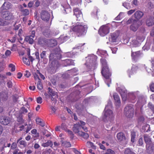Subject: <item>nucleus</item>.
<instances>
[{
  "label": "nucleus",
  "mask_w": 154,
  "mask_h": 154,
  "mask_svg": "<svg viewBox=\"0 0 154 154\" xmlns=\"http://www.w3.org/2000/svg\"><path fill=\"white\" fill-rule=\"evenodd\" d=\"M85 122L80 121V122L74 125L72 130L75 133H78L80 136L85 139H87L89 137L88 134L83 132V131L85 132L88 131L87 127L85 126Z\"/></svg>",
  "instance_id": "f257e3e1"
},
{
  "label": "nucleus",
  "mask_w": 154,
  "mask_h": 154,
  "mask_svg": "<svg viewBox=\"0 0 154 154\" xmlns=\"http://www.w3.org/2000/svg\"><path fill=\"white\" fill-rule=\"evenodd\" d=\"M88 28L87 25L84 24L82 22H77L72 26V29L78 36H80L86 34Z\"/></svg>",
  "instance_id": "f03ea898"
},
{
  "label": "nucleus",
  "mask_w": 154,
  "mask_h": 154,
  "mask_svg": "<svg viewBox=\"0 0 154 154\" xmlns=\"http://www.w3.org/2000/svg\"><path fill=\"white\" fill-rule=\"evenodd\" d=\"M101 74L103 77L106 79L105 81L108 87L110 86V84L111 82V79L110 78L111 76L112 73L109 67L102 68L101 70Z\"/></svg>",
  "instance_id": "7ed1b4c3"
},
{
  "label": "nucleus",
  "mask_w": 154,
  "mask_h": 154,
  "mask_svg": "<svg viewBox=\"0 0 154 154\" xmlns=\"http://www.w3.org/2000/svg\"><path fill=\"white\" fill-rule=\"evenodd\" d=\"M110 27L107 25H103L99 29L98 32L102 36L107 34L109 32Z\"/></svg>",
  "instance_id": "20e7f679"
},
{
  "label": "nucleus",
  "mask_w": 154,
  "mask_h": 154,
  "mask_svg": "<svg viewBox=\"0 0 154 154\" xmlns=\"http://www.w3.org/2000/svg\"><path fill=\"white\" fill-rule=\"evenodd\" d=\"M119 35V32L118 30H116L113 32L111 33L109 38V42L112 43L116 42Z\"/></svg>",
  "instance_id": "39448f33"
},
{
  "label": "nucleus",
  "mask_w": 154,
  "mask_h": 154,
  "mask_svg": "<svg viewBox=\"0 0 154 154\" xmlns=\"http://www.w3.org/2000/svg\"><path fill=\"white\" fill-rule=\"evenodd\" d=\"M2 16L5 20H12L14 17L13 14L8 11H3L2 13Z\"/></svg>",
  "instance_id": "423d86ee"
},
{
  "label": "nucleus",
  "mask_w": 154,
  "mask_h": 154,
  "mask_svg": "<svg viewBox=\"0 0 154 154\" xmlns=\"http://www.w3.org/2000/svg\"><path fill=\"white\" fill-rule=\"evenodd\" d=\"M40 17L43 20L47 22L50 19V14L47 11L42 10L40 13Z\"/></svg>",
  "instance_id": "0eeeda50"
},
{
  "label": "nucleus",
  "mask_w": 154,
  "mask_h": 154,
  "mask_svg": "<svg viewBox=\"0 0 154 154\" xmlns=\"http://www.w3.org/2000/svg\"><path fill=\"white\" fill-rule=\"evenodd\" d=\"M131 23H132V24L138 27L142 25V23L140 20L136 19H133L132 17L130 18L126 22L127 24H130Z\"/></svg>",
  "instance_id": "6e6552de"
},
{
  "label": "nucleus",
  "mask_w": 154,
  "mask_h": 154,
  "mask_svg": "<svg viewBox=\"0 0 154 154\" xmlns=\"http://www.w3.org/2000/svg\"><path fill=\"white\" fill-rule=\"evenodd\" d=\"M113 117L112 111L110 109H109L105 111L104 115L103 116L102 119L104 122H105L106 120V119H111Z\"/></svg>",
  "instance_id": "1a4fd4ad"
},
{
  "label": "nucleus",
  "mask_w": 154,
  "mask_h": 154,
  "mask_svg": "<svg viewBox=\"0 0 154 154\" xmlns=\"http://www.w3.org/2000/svg\"><path fill=\"white\" fill-rule=\"evenodd\" d=\"M146 24L148 27L154 25V17L150 16L147 17L145 21Z\"/></svg>",
  "instance_id": "9d476101"
},
{
  "label": "nucleus",
  "mask_w": 154,
  "mask_h": 154,
  "mask_svg": "<svg viewBox=\"0 0 154 154\" xmlns=\"http://www.w3.org/2000/svg\"><path fill=\"white\" fill-rule=\"evenodd\" d=\"M74 14L76 17L77 20H80L82 18V14L81 11L78 8L73 10Z\"/></svg>",
  "instance_id": "9b49d317"
},
{
  "label": "nucleus",
  "mask_w": 154,
  "mask_h": 154,
  "mask_svg": "<svg viewBox=\"0 0 154 154\" xmlns=\"http://www.w3.org/2000/svg\"><path fill=\"white\" fill-rule=\"evenodd\" d=\"M142 54V53L140 51L134 52L132 51L131 57L132 59L134 61H136Z\"/></svg>",
  "instance_id": "f8f14e48"
},
{
  "label": "nucleus",
  "mask_w": 154,
  "mask_h": 154,
  "mask_svg": "<svg viewBox=\"0 0 154 154\" xmlns=\"http://www.w3.org/2000/svg\"><path fill=\"white\" fill-rule=\"evenodd\" d=\"M58 50L57 48H55L53 50L49 56V60L53 61L55 59V57H57L56 55L58 53Z\"/></svg>",
  "instance_id": "ddd939ff"
},
{
  "label": "nucleus",
  "mask_w": 154,
  "mask_h": 154,
  "mask_svg": "<svg viewBox=\"0 0 154 154\" xmlns=\"http://www.w3.org/2000/svg\"><path fill=\"white\" fill-rule=\"evenodd\" d=\"M146 152L149 154L151 153L154 150V144L151 143L146 145Z\"/></svg>",
  "instance_id": "4468645a"
},
{
  "label": "nucleus",
  "mask_w": 154,
  "mask_h": 154,
  "mask_svg": "<svg viewBox=\"0 0 154 154\" xmlns=\"http://www.w3.org/2000/svg\"><path fill=\"white\" fill-rule=\"evenodd\" d=\"M10 122V120L8 117L5 116L0 117V122L1 124L4 125H7Z\"/></svg>",
  "instance_id": "2eb2a0df"
},
{
  "label": "nucleus",
  "mask_w": 154,
  "mask_h": 154,
  "mask_svg": "<svg viewBox=\"0 0 154 154\" xmlns=\"http://www.w3.org/2000/svg\"><path fill=\"white\" fill-rule=\"evenodd\" d=\"M128 110L126 112L127 116L129 118H132L134 115V110L132 106L128 107Z\"/></svg>",
  "instance_id": "dca6fc26"
},
{
  "label": "nucleus",
  "mask_w": 154,
  "mask_h": 154,
  "mask_svg": "<svg viewBox=\"0 0 154 154\" xmlns=\"http://www.w3.org/2000/svg\"><path fill=\"white\" fill-rule=\"evenodd\" d=\"M144 15V13L141 11H137L134 14V17L136 19L139 20Z\"/></svg>",
  "instance_id": "f3484780"
},
{
  "label": "nucleus",
  "mask_w": 154,
  "mask_h": 154,
  "mask_svg": "<svg viewBox=\"0 0 154 154\" xmlns=\"http://www.w3.org/2000/svg\"><path fill=\"white\" fill-rule=\"evenodd\" d=\"M113 97L116 106H119L121 103L120 99L118 94L116 93H114L113 95Z\"/></svg>",
  "instance_id": "a211bd4d"
},
{
  "label": "nucleus",
  "mask_w": 154,
  "mask_h": 154,
  "mask_svg": "<svg viewBox=\"0 0 154 154\" xmlns=\"http://www.w3.org/2000/svg\"><path fill=\"white\" fill-rule=\"evenodd\" d=\"M11 4L9 2H5L0 9L2 10H8L11 8Z\"/></svg>",
  "instance_id": "6ab92c4d"
},
{
  "label": "nucleus",
  "mask_w": 154,
  "mask_h": 154,
  "mask_svg": "<svg viewBox=\"0 0 154 154\" xmlns=\"http://www.w3.org/2000/svg\"><path fill=\"white\" fill-rule=\"evenodd\" d=\"M63 63L65 66L70 65H74L75 63L73 60L66 59L63 60Z\"/></svg>",
  "instance_id": "aec40b11"
},
{
  "label": "nucleus",
  "mask_w": 154,
  "mask_h": 154,
  "mask_svg": "<svg viewBox=\"0 0 154 154\" xmlns=\"http://www.w3.org/2000/svg\"><path fill=\"white\" fill-rule=\"evenodd\" d=\"M144 140L146 145L152 143L151 138L147 134H145L143 136Z\"/></svg>",
  "instance_id": "412c9836"
},
{
  "label": "nucleus",
  "mask_w": 154,
  "mask_h": 154,
  "mask_svg": "<svg viewBox=\"0 0 154 154\" xmlns=\"http://www.w3.org/2000/svg\"><path fill=\"white\" fill-rule=\"evenodd\" d=\"M46 51H43L40 54L41 58L43 60L44 63L45 64L48 61V59L46 58Z\"/></svg>",
  "instance_id": "4be33fe9"
},
{
  "label": "nucleus",
  "mask_w": 154,
  "mask_h": 154,
  "mask_svg": "<svg viewBox=\"0 0 154 154\" xmlns=\"http://www.w3.org/2000/svg\"><path fill=\"white\" fill-rule=\"evenodd\" d=\"M116 137L119 141H121L125 139V135L122 132H119L116 135Z\"/></svg>",
  "instance_id": "5701e85b"
},
{
  "label": "nucleus",
  "mask_w": 154,
  "mask_h": 154,
  "mask_svg": "<svg viewBox=\"0 0 154 154\" xmlns=\"http://www.w3.org/2000/svg\"><path fill=\"white\" fill-rule=\"evenodd\" d=\"M100 61L102 65V68L109 67L106 60L105 58H101L100 59Z\"/></svg>",
  "instance_id": "b1692460"
},
{
  "label": "nucleus",
  "mask_w": 154,
  "mask_h": 154,
  "mask_svg": "<svg viewBox=\"0 0 154 154\" xmlns=\"http://www.w3.org/2000/svg\"><path fill=\"white\" fill-rule=\"evenodd\" d=\"M48 93L50 94L51 97L55 96L56 97H58V96L57 92L54 91L52 89L50 88H48Z\"/></svg>",
  "instance_id": "393cba45"
},
{
  "label": "nucleus",
  "mask_w": 154,
  "mask_h": 154,
  "mask_svg": "<svg viewBox=\"0 0 154 154\" xmlns=\"http://www.w3.org/2000/svg\"><path fill=\"white\" fill-rule=\"evenodd\" d=\"M119 91L120 94L122 98V100L123 101H125V91L121 89L120 88H118L117 89Z\"/></svg>",
  "instance_id": "a878e982"
},
{
  "label": "nucleus",
  "mask_w": 154,
  "mask_h": 154,
  "mask_svg": "<svg viewBox=\"0 0 154 154\" xmlns=\"http://www.w3.org/2000/svg\"><path fill=\"white\" fill-rule=\"evenodd\" d=\"M31 37L30 35L26 36L24 40L31 44H32L33 43V38H31Z\"/></svg>",
  "instance_id": "bb28decb"
},
{
  "label": "nucleus",
  "mask_w": 154,
  "mask_h": 154,
  "mask_svg": "<svg viewBox=\"0 0 154 154\" xmlns=\"http://www.w3.org/2000/svg\"><path fill=\"white\" fill-rule=\"evenodd\" d=\"M7 78L5 74H0V84L5 83V79H6Z\"/></svg>",
  "instance_id": "cd10ccee"
},
{
  "label": "nucleus",
  "mask_w": 154,
  "mask_h": 154,
  "mask_svg": "<svg viewBox=\"0 0 154 154\" xmlns=\"http://www.w3.org/2000/svg\"><path fill=\"white\" fill-rule=\"evenodd\" d=\"M52 145V142L51 140H48L46 143H42L41 145L42 146L45 147L49 146H51Z\"/></svg>",
  "instance_id": "c85d7f7f"
},
{
  "label": "nucleus",
  "mask_w": 154,
  "mask_h": 154,
  "mask_svg": "<svg viewBox=\"0 0 154 154\" xmlns=\"http://www.w3.org/2000/svg\"><path fill=\"white\" fill-rule=\"evenodd\" d=\"M57 45V43L56 41L51 39L49 41V44L48 45V46L49 47H53L56 46Z\"/></svg>",
  "instance_id": "c756f323"
},
{
  "label": "nucleus",
  "mask_w": 154,
  "mask_h": 154,
  "mask_svg": "<svg viewBox=\"0 0 154 154\" xmlns=\"http://www.w3.org/2000/svg\"><path fill=\"white\" fill-rule=\"evenodd\" d=\"M21 12H22L23 15L24 16H27L29 13V10L27 9L21 10Z\"/></svg>",
  "instance_id": "7c9ffc66"
},
{
  "label": "nucleus",
  "mask_w": 154,
  "mask_h": 154,
  "mask_svg": "<svg viewBox=\"0 0 154 154\" xmlns=\"http://www.w3.org/2000/svg\"><path fill=\"white\" fill-rule=\"evenodd\" d=\"M137 145L138 146H144V142L142 137H140L139 139Z\"/></svg>",
  "instance_id": "2f4dec72"
},
{
  "label": "nucleus",
  "mask_w": 154,
  "mask_h": 154,
  "mask_svg": "<svg viewBox=\"0 0 154 154\" xmlns=\"http://www.w3.org/2000/svg\"><path fill=\"white\" fill-rule=\"evenodd\" d=\"M86 144L87 146L89 147H91L94 149H96V146L94 145L92 142L89 141L87 142Z\"/></svg>",
  "instance_id": "473e14b6"
},
{
  "label": "nucleus",
  "mask_w": 154,
  "mask_h": 154,
  "mask_svg": "<svg viewBox=\"0 0 154 154\" xmlns=\"http://www.w3.org/2000/svg\"><path fill=\"white\" fill-rule=\"evenodd\" d=\"M131 141L132 143H134L135 141V138L136 137V133L134 131H131Z\"/></svg>",
  "instance_id": "72a5a7b5"
},
{
  "label": "nucleus",
  "mask_w": 154,
  "mask_h": 154,
  "mask_svg": "<svg viewBox=\"0 0 154 154\" xmlns=\"http://www.w3.org/2000/svg\"><path fill=\"white\" fill-rule=\"evenodd\" d=\"M138 27H137L136 26H135L132 24L130 26L131 30L134 32L136 31L137 30Z\"/></svg>",
  "instance_id": "f704fd0d"
},
{
  "label": "nucleus",
  "mask_w": 154,
  "mask_h": 154,
  "mask_svg": "<svg viewBox=\"0 0 154 154\" xmlns=\"http://www.w3.org/2000/svg\"><path fill=\"white\" fill-rule=\"evenodd\" d=\"M144 118L143 116H140L138 118V122L139 123L142 124L144 122Z\"/></svg>",
  "instance_id": "c9c22d12"
},
{
  "label": "nucleus",
  "mask_w": 154,
  "mask_h": 154,
  "mask_svg": "<svg viewBox=\"0 0 154 154\" xmlns=\"http://www.w3.org/2000/svg\"><path fill=\"white\" fill-rule=\"evenodd\" d=\"M60 127L62 130L65 131L66 132L67 131V130H68L67 125L64 123H62L61 124Z\"/></svg>",
  "instance_id": "e433bc0d"
},
{
  "label": "nucleus",
  "mask_w": 154,
  "mask_h": 154,
  "mask_svg": "<svg viewBox=\"0 0 154 154\" xmlns=\"http://www.w3.org/2000/svg\"><path fill=\"white\" fill-rule=\"evenodd\" d=\"M17 142H13L11 146V150H14L17 148Z\"/></svg>",
  "instance_id": "4c0bfd02"
},
{
  "label": "nucleus",
  "mask_w": 154,
  "mask_h": 154,
  "mask_svg": "<svg viewBox=\"0 0 154 154\" xmlns=\"http://www.w3.org/2000/svg\"><path fill=\"white\" fill-rule=\"evenodd\" d=\"M19 146H20H20L22 145V146H23V147H26V146L27 145L26 142L25 141H24V140H20L19 142Z\"/></svg>",
  "instance_id": "58836bf2"
},
{
  "label": "nucleus",
  "mask_w": 154,
  "mask_h": 154,
  "mask_svg": "<svg viewBox=\"0 0 154 154\" xmlns=\"http://www.w3.org/2000/svg\"><path fill=\"white\" fill-rule=\"evenodd\" d=\"M37 88L39 90H42L43 88L42 83L40 81L37 82Z\"/></svg>",
  "instance_id": "ea45409f"
},
{
  "label": "nucleus",
  "mask_w": 154,
  "mask_h": 154,
  "mask_svg": "<svg viewBox=\"0 0 154 154\" xmlns=\"http://www.w3.org/2000/svg\"><path fill=\"white\" fill-rule=\"evenodd\" d=\"M13 152V154H23V152L20 151L19 149L18 148H16L14 150Z\"/></svg>",
  "instance_id": "a19ab883"
},
{
  "label": "nucleus",
  "mask_w": 154,
  "mask_h": 154,
  "mask_svg": "<svg viewBox=\"0 0 154 154\" xmlns=\"http://www.w3.org/2000/svg\"><path fill=\"white\" fill-rule=\"evenodd\" d=\"M23 62L27 65H29L30 64V62L29 60L26 57H23Z\"/></svg>",
  "instance_id": "79ce46f5"
},
{
  "label": "nucleus",
  "mask_w": 154,
  "mask_h": 154,
  "mask_svg": "<svg viewBox=\"0 0 154 154\" xmlns=\"http://www.w3.org/2000/svg\"><path fill=\"white\" fill-rule=\"evenodd\" d=\"M17 121L18 122H20L21 123H23L24 122V120L23 119L22 116H20L17 117Z\"/></svg>",
  "instance_id": "37998d69"
},
{
  "label": "nucleus",
  "mask_w": 154,
  "mask_h": 154,
  "mask_svg": "<svg viewBox=\"0 0 154 154\" xmlns=\"http://www.w3.org/2000/svg\"><path fill=\"white\" fill-rule=\"evenodd\" d=\"M147 7L148 8L151 9L154 8V5L151 2H149L147 4Z\"/></svg>",
  "instance_id": "c03bdc74"
},
{
  "label": "nucleus",
  "mask_w": 154,
  "mask_h": 154,
  "mask_svg": "<svg viewBox=\"0 0 154 154\" xmlns=\"http://www.w3.org/2000/svg\"><path fill=\"white\" fill-rule=\"evenodd\" d=\"M123 17V15H122V13H120L119 15L115 18V20H119L122 19Z\"/></svg>",
  "instance_id": "a18cd8bd"
},
{
  "label": "nucleus",
  "mask_w": 154,
  "mask_h": 154,
  "mask_svg": "<svg viewBox=\"0 0 154 154\" xmlns=\"http://www.w3.org/2000/svg\"><path fill=\"white\" fill-rule=\"evenodd\" d=\"M20 111L22 114L26 113L28 112V110L25 107H22L20 109Z\"/></svg>",
  "instance_id": "49530a36"
},
{
  "label": "nucleus",
  "mask_w": 154,
  "mask_h": 154,
  "mask_svg": "<svg viewBox=\"0 0 154 154\" xmlns=\"http://www.w3.org/2000/svg\"><path fill=\"white\" fill-rule=\"evenodd\" d=\"M31 133L32 134H36V137H39V134L38 133H37V131L36 129H33L31 131Z\"/></svg>",
  "instance_id": "de8ad7c7"
},
{
  "label": "nucleus",
  "mask_w": 154,
  "mask_h": 154,
  "mask_svg": "<svg viewBox=\"0 0 154 154\" xmlns=\"http://www.w3.org/2000/svg\"><path fill=\"white\" fill-rule=\"evenodd\" d=\"M66 132H68V134L70 136L71 139H73L74 137V134L69 129Z\"/></svg>",
  "instance_id": "09e8293b"
},
{
  "label": "nucleus",
  "mask_w": 154,
  "mask_h": 154,
  "mask_svg": "<svg viewBox=\"0 0 154 154\" xmlns=\"http://www.w3.org/2000/svg\"><path fill=\"white\" fill-rule=\"evenodd\" d=\"M128 95L129 98L133 100H134L135 98V96L133 93H129L128 94Z\"/></svg>",
  "instance_id": "8fccbe9b"
},
{
  "label": "nucleus",
  "mask_w": 154,
  "mask_h": 154,
  "mask_svg": "<svg viewBox=\"0 0 154 154\" xmlns=\"http://www.w3.org/2000/svg\"><path fill=\"white\" fill-rule=\"evenodd\" d=\"M148 107L153 112H154V105L149 102L148 104Z\"/></svg>",
  "instance_id": "3c124183"
},
{
  "label": "nucleus",
  "mask_w": 154,
  "mask_h": 154,
  "mask_svg": "<svg viewBox=\"0 0 154 154\" xmlns=\"http://www.w3.org/2000/svg\"><path fill=\"white\" fill-rule=\"evenodd\" d=\"M138 67L137 66H136L135 65H133L132 67V69H131V71H132V72H131V73H132L134 72H135L136 70L137 69Z\"/></svg>",
  "instance_id": "603ef678"
},
{
  "label": "nucleus",
  "mask_w": 154,
  "mask_h": 154,
  "mask_svg": "<svg viewBox=\"0 0 154 154\" xmlns=\"http://www.w3.org/2000/svg\"><path fill=\"white\" fill-rule=\"evenodd\" d=\"M7 86L9 88H11L13 86L12 82L11 80H8L7 82Z\"/></svg>",
  "instance_id": "864d4df0"
},
{
  "label": "nucleus",
  "mask_w": 154,
  "mask_h": 154,
  "mask_svg": "<svg viewBox=\"0 0 154 154\" xmlns=\"http://www.w3.org/2000/svg\"><path fill=\"white\" fill-rule=\"evenodd\" d=\"M63 146L66 147H69L71 146V144L69 142L65 141L64 144Z\"/></svg>",
  "instance_id": "5fc2aeb1"
},
{
  "label": "nucleus",
  "mask_w": 154,
  "mask_h": 154,
  "mask_svg": "<svg viewBox=\"0 0 154 154\" xmlns=\"http://www.w3.org/2000/svg\"><path fill=\"white\" fill-rule=\"evenodd\" d=\"M126 154H135L132 152L129 148H127L126 149Z\"/></svg>",
  "instance_id": "6e6d98bb"
},
{
  "label": "nucleus",
  "mask_w": 154,
  "mask_h": 154,
  "mask_svg": "<svg viewBox=\"0 0 154 154\" xmlns=\"http://www.w3.org/2000/svg\"><path fill=\"white\" fill-rule=\"evenodd\" d=\"M9 67L11 68V71L12 72L14 71L15 70V66L12 63L10 64L9 65Z\"/></svg>",
  "instance_id": "4d7b16f0"
},
{
  "label": "nucleus",
  "mask_w": 154,
  "mask_h": 154,
  "mask_svg": "<svg viewBox=\"0 0 154 154\" xmlns=\"http://www.w3.org/2000/svg\"><path fill=\"white\" fill-rule=\"evenodd\" d=\"M37 103L41 104L42 103V98L41 97H38L37 98L36 100Z\"/></svg>",
  "instance_id": "13d9d810"
},
{
  "label": "nucleus",
  "mask_w": 154,
  "mask_h": 154,
  "mask_svg": "<svg viewBox=\"0 0 154 154\" xmlns=\"http://www.w3.org/2000/svg\"><path fill=\"white\" fill-rule=\"evenodd\" d=\"M38 73H37V72L36 73H34L33 74V76L34 79L35 80L36 79H38L39 80H40V79L39 78V75H38Z\"/></svg>",
  "instance_id": "bf43d9fd"
},
{
  "label": "nucleus",
  "mask_w": 154,
  "mask_h": 154,
  "mask_svg": "<svg viewBox=\"0 0 154 154\" xmlns=\"http://www.w3.org/2000/svg\"><path fill=\"white\" fill-rule=\"evenodd\" d=\"M11 54V51L8 50H7L5 53V56L6 57H8L10 56Z\"/></svg>",
  "instance_id": "052dcab7"
},
{
  "label": "nucleus",
  "mask_w": 154,
  "mask_h": 154,
  "mask_svg": "<svg viewBox=\"0 0 154 154\" xmlns=\"http://www.w3.org/2000/svg\"><path fill=\"white\" fill-rule=\"evenodd\" d=\"M31 74L30 72L28 70H26L25 73L24 74V76L27 78H29L31 75Z\"/></svg>",
  "instance_id": "680f3d73"
},
{
  "label": "nucleus",
  "mask_w": 154,
  "mask_h": 154,
  "mask_svg": "<svg viewBox=\"0 0 154 154\" xmlns=\"http://www.w3.org/2000/svg\"><path fill=\"white\" fill-rule=\"evenodd\" d=\"M35 55L36 56V59L38 60V62H39L40 61V59L39 57L38 52H36L35 53Z\"/></svg>",
  "instance_id": "e2e57ef3"
},
{
  "label": "nucleus",
  "mask_w": 154,
  "mask_h": 154,
  "mask_svg": "<svg viewBox=\"0 0 154 154\" xmlns=\"http://www.w3.org/2000/svg\"><path fill=\"white\" fill-rule=\"evenodd\" d=\"M32 126L31 125H29L27 128L26 130V133H28L29 131L32 128Z\"/></svg>",
  "instance_id": "0e129e2a"
},
{
  "label": "nucleus",
  "mask_w": 154,
  "mask_h": 154,
  "mask_svg": "<svg viewBox=\"0 0 154 154\" xmlns=\"http://www.w3.org/2000/svg\"><path fill=\"white\" fill-rule=\"evenodd\" d=\"M135 11V10H131L127 12V14L128 15H130L134 13Z\"/></svg>",
  "instance_id": "69168bd1"
},
{
  "label": "nucleus",
  "mask_w": 154,
  "mask_h": 154,
  "mask_svg": "<svg viewBox=\"0 0 154 154\" xmlns=\"http://www.w3.org/2000/svg\"><path fill=\"white\" fill-rule=\"evenodd\" d=\"M149 48V46L147 43H146L145 45L143 47V49L144 50H148Z\"/></svg>",
  "instance_id": "338daca9"
},
{
  "label": "nucleus",
  "mask_w": 154,
  "mask_h": 154,
  "mask_svg": "<svg viewBox=\"0 0 154 154\" xmlns=\"http://www.w3.org/2000/svg\"><path fill=\"white\" fill-rule=\"evenodd\" d=\"M107 152L109 154H115V152L111 149H108L107 150Z\"/></svg>",
  "instance_id": "774afa93"
}]
</instances>
